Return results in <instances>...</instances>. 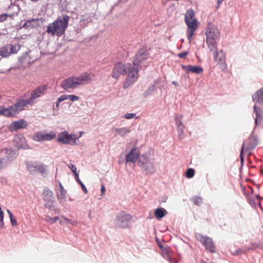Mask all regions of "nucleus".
I'll return each mask as SVG.
<instances>
[{
    "label": "nucleus",
    "mask_w": 263,
    "mask_h": 263,
    "mask_svg": "<svg viewBox=\"0 0 263 263\" xmlns=\"http://www.w3.org/2000/svg\"><path fill=\"white\" fill-rule=\"evenodd\" d=\"M127 74L126 82L123 87L126 88L132 84L138 79V71L135 68H133L129 63H118L114 66L112 71V77L115 79H118L120 75Z\"/></svg>",
    "instance_id": "f257e3e1"
},
{
    "label": "nucleus",
    "mask_w": 263,
    "mask_h": 263,
    "mask_svg": "<svg viewBox=\"0 0 263 263\" xmlns=\"http://www.w3.org/2000/svg\"><path fill=\"white\" fill-rule=\"evenodd\" d=\"M69 20V17L67 15L59 17L52 23L48 25L46 32L52 35L61 36L64 33L68 26Z\"/></svg>",
    "instance_id": "f03ea898"
},
{
    "label": "nucleus",
    "mask_w": 263,
    "mask_h": 263,
    "mask_svg": "<svg viewBox=\"0 0 263 263\" xmlns=\"http://www.w3.org/2000/svg\"><path fill=\"white\" fill-rule=\"evenodd\" d=\"M205 34L208 47L213 50L217 46L216 41L219 38L220 32L216 26H211L206 28Z\"/></svg>",
    "instance_id": "7ed1b4c3"
},
{
    "label": "nucleus",
    "mask_w": 263,
    "mask_h": 263,
    "mask_svg": "<svg viewBox=\"0 0 263 263\" xmlns=\"http://www.w3.org/2000/svg\"><path fill=\"white\" fill-rule=\"evenodd\" d=\"M138 164L141 167L142 172L146 175L153 174L155 172V167L146 154L140 156Z\"/></svg>",
    "instance_id": "20e7f679"
},
{
    "label": "nucleus",
    "mask_w": 263,
    "mask_h": 263,
    "mask_svg": "<svg viewBox=\"0 0 263 263\" xmlns=\"http://www.w3.org/2000/svg\"><path fill=\"white\" fill-rule=\"evenodd\" d=\"M132 220V216L125 212L121 211L116 216L114 223L116 228H127Z\"/></svg>",
    "instance_id": "39448f33"
},
{
    "label": "nucleus",
    "mask_w": 263,
    "mask_h": 263,
    "mask_svg": "<svg viewBox=\"0 0 263 263\" xmlns=\"http://www.w3.org/2000/svg\"><path fill=\"white\" fill-rule=\"evenodd\" d=\"M147 56L148 53L147 51V48L145 47H143L142 48H140L133 58V66H132L133 68H135L138 72L139 67L144 61L147 59Z\"/></svg>",
    "instance_id": "423d86ee"
},
{
    "label": "nucleus",
    "mask_w": 263,
    "mask_h": 263,
    "mask_svg": "<svg viewBox=\"0 0 263 263\" xmlns=\"http://www.w3.org/2000/svg\"><path fill=\"white\" fill-rule=\"evenodd\" d=\"M212 52L214 61L221 69H225L227 67L226 62V53L222 49L218 50L217 46L213 50H209Z\"/></svg>",
    "instance_id": "0eeeda50"
},
{
    "label": "nucleus",
    "mask_w": 263,
    "mask_h": 263,
    "mask_svg": "<svg viewBox=\"0 0 263 263\" xmlns=\"http://www.w3.org/2000/svg\"><path fill=\"white\" fill-rule=\"evenodd\" d=\"M42 196L43 199L45 202L44 205L45 207L49 210H53L55 201L53 192L49 190L47 187H45L42 193Z\"/></svg>",
    "instance_id": "6e6552de"
},
{
    "label": "nucleus",
    "mask_w": 263,
    "mask_h": 263,
    "mask_svg": "<svg viewBox=\"0 0 263 263\" xmlns=\"http://www.w3.org/2000/svg\"><path fill=\"white\" fill-rule=\"evenodd\" d=\"M195 237L197 240L204 245L207 250L212 253L215 252V247L213 239L211 237L203 236L200 233H196Z\"/></svg>",
    "instance_id": "1a4fd4ad"
},
{
    "label": "nucleus",
    "mask_w": 263,
    "mask_h": 263,
    "mask_svg": "<svg viewBox=\"0 0 263 263\" xmlns=\"http://www.w3.org/2000/svg\"><path fill=\"white\" fill-rule=\"evenodd\" d=\"M79 137H76L73 134H68V132L66 130L61 133L57 139L58 142H61L63 144H69L71 145H77V140Z\"/></svg>",
    "instance_id": "9d476101"
},
{
    "label": "nucleus",
    "mask_w": 263,
    "mask_h": 263,
    "mask_svg": "<svg viewBox=\"0 0 263 263\" xmlns=\"http://www.w3.org/2000/svg\"><path fill=\"white\" fill-rule=\"evenodd\" d=\"M78 86L84 85L90 83L94 79V74L91 73L85 72L79 76L76 77Z\"/></svg>",
    "instance_id": "9b49d317"
},
{
    "label": "nucleus",
    "mask_w": 263,
    "mask_h": 263,
    "mask_svg": "<svg viewBox=\"0 0 263 263\" xmlns=\"http://www.w3.org/2000/svg\"><path fill=\"white\" fill-rule=\"evenodd\" d=\"M45 89V86H41L33 90L31 93L30 97L28 99L29 103L32 105L35 99L44 95Z\"/></svg>",
    "instance_id": "f8f14e48"
},
{
    "label": "nucleus",
    "mask_w": 263,
    "mask_h": 263,
    "mask_svg": "<svg viewBox=\"0 0 263 263\" xmlns=\"http://www.w3.org/2000/svg\"><path fill=\"white\" fill-rule=\"evenodd\" d=\"M61 86L65 90L76 88L78 86V84L76 77H71L65 79L62 82Z\"/></svg>",
    "instance_id": "ddd939ff"
},
{
    "label": "nucleus",
    "mask_w": 263,
    "mask_h": 263,
    "mask_svg": "<svg viewBox=\"0 0 263 263\" xmlns=\"http://www.w3.org/2000/svg\"><path fill=\"white\" fill-rule=\"evenodd\" d=\"M139 153L137 147H133L126 156V163H134L139 159Z\"/></svg>",
    "instance_id": "4468645a"
},
{
    "label": "nucleus",
    "mask_w": 263,
    "mask_h": 263,
    "mask_svg": "<svg viewBox=\"0 0 263 263\" xmlns=\"http://www.w3.org/2000/svg\"><path fill=\"white\" fill-rule=\"evenodd\" d=\"M195 13L193 9H188L185 14V22L187 27L196 25L197 20L194 18Z\"/></svg>",
    "instance_id": "2eb2a0df"
},
{
    "label": "nucleus",
    "mask_w": 263,
    "mask_h": 263,
    "mask_svg": "<svg viewBox=\"0 0 263 263\" xmlns=\"http://www.w3.org/2000/svg\"><path fill=\"white\" fill-rule=\"evenodd\" d=\"M27 126V122L23 119H21L18 121L13 122L10 125V130L11 131H16L18 129H25Z\"/></svg>",
    "instance_id": "dca6fc26"
},
{
    "label": "nucleus",
    "mask_w": 263,
    "mask_h": 263,
    "mask_svg": "<svg viewBox=\"0 0 263 263\" xmlns=\"http://www.w3.org/2000/svg\"><path fill=\"white\" fill-rule=\"evenodd\" d=\"M3 151H5V156L4 157L6 159L7 163L10 165L16 157V154L14 151L11 149H0V153Z\"/></svg>",
    "instance_id": "f3484780"
},
{
    "label": "nucleus",
    "mask_w": 263,
    "mask_h": 263,
    "mask_svg": "<svg viewBox=\"0 0 263 263\" xmlns=\"http://www.w3.org/2000/svg\"><path fill=\"white\" fill-rule=\"evenodd\" d=\"M249 143L247 145H245V152L254 149L257 145L258 141L256 136L252 134L248 139Z\"/></svg>",
    "instance_id": "a211bd4d"
},
{
    "label": "nucleus",
    "mask_w": 263,
    "mask_h": 263,
    "mask_svg": "<svg viewBox=\"0 0 263 263\" xmlns=\"http://www.w3.org/2000/svg\"><path fill=\"white\" fill-rule=\"evenodd\" d=\"M15 146L18 149H27V144L26 139L21 135L16 136L14 138Z\"/></svg>",
    "instance_id": "6ab92c4d"
},
{
    "label": "nucleus",
    "mask_w": 263,
    "mask_h": 263,
    "mask_svg": "<svg viewBox=\"0 0 263 263\" xmlns=\"http://www.w3.org/2000/svg\"><path fill=\"white\" fill-rule=\"evenodd\" d=\"M17 109V108L15 106V104L8 108L3 107V115L8 117H13L20 112Z\"/></svg>",
    "instance_id": "aec40b11"
},
{
    "label": "nucleus",
    "mask_w": 263,
    "mask_h": 263,
    "mask_svg": "<svg viewBox=\"0 0 263 263\" xmlns=\"http://www.w3.org/2000/svg\"><path fill=\"white\" fill-rule=\"evenodd\" d=\"M182 69L186 72H192L196 74H199L202 72L203 69L199 66L193 65H181Z\"/></svg>",
    "instance_id": "412c9836"
},
{
    "label": "nucleus",
    "mask_w": 263,
    "mask_h": 263,
    "mask_svg": "<svg viewBox=\"0 0 263 263\" xmlns=\"http://www.w3.org/2000/svg\"><path fill=\"white\" fill-rule=\"evenodd\" d=\"M60 190L59 191L57 192V196L60 203H63L66 201V194L67 192L64 189L62 183L60 181L58 182Z\"/></svg>",
    "instance_id": "4be33fe9"
},
{
    "label": "nucleus",
    "mask_w": 263,
    "mask_h": 263,
    "mask_svg": "<svg viewBox=\"0 0 263 263\" xmlns=\"http://www.w3.org/2000/svg\"><path fill=\"white\" fill-rule=\"evenodd\" d=\"M111 131L115 134V136L119 135L121 137H123L126 134L129 133L130 130L129 128L127 127H123L121 128H116L115 127H112L111 128Z\"/></svg>",
    "instance_id": "5701e85b"
},
{
    "label": "nucleus",
    "mask_w": 263,
    "mask_h": 263,
    "mask_svg": "<svg viewBox=\"0 0 263 263\" xmlns=\"http://www.w3.org/2000/svg\"><path fill=\"white\" fill-rule=\"evenodd\" d=\"M254 112L255 114V126H259V122L261 121L263 118V110L256 105L253 106Z\"/></svg>",
    "instance_id": "b1692460"
},
{
    "label": "nucleus",
    "mask_w": 263,
    "mask_h": 263,
    "mask_svg": "<svg viewBox=\"0 0 263 263\" xmlns=\"http://www.w3.org/2000/svg\"><path fill=\"white\" fill-rule=\"evenodd\" d=\"M253 101L260 105H263V87L252 95Z\"/></svg>",
    "instance_id": "393cba45"
},
{
    "label": "nucleus",
    "mask_w": 263,
    "mask_h": 263,
    "mask_svg": "<svg viewBox=\"0 0 263 263\" xmlns=\"http://www.w3.org/2000/svg\"><path fill=\"white\" fill-rule=\"evenodd\" d=\"M27 105H31V104L29 103L28 99H18L15 103V106L17 108V109L19 112L23 110Z\"/></svg>",
    "instance_id": "a878e982"
},
{
    "label": "nucleus",
    "mask_w": 263,
    "mask_h": 263,
    "mask_svg": "<svg viewBox=\"0 0 263 263\" xmlns=\"http://www.w3.org/2000/svg\"><path fill=\"white\" fill-rule=\"evenodd\" d=\"M60 223L61 225L67 224L75 227L78 225V222L77 220L68 219L64 216H61L60 218Z\"/></svg>",
    "instance_id": "bb28decb"
},
{
    "label": "nucleus",
    "mask_w": 263,
    "mask_h": 263,
    "mask_svg": "<svg viewBox=\"0 0 263 263\" xmlns=\"http://www.w3.org/2000/svg\"><path fill=\"white\" fill-rule=\"evenodd\" d=\"M167 214V211L163 208H157L155 210L154 214L156 218L159 220Z\"/></svg>",
    "instance_id": "cd10ccee"
},
{
    "label": "nucleus",
    "mask_w": 263,
    "mask_h": 263,
    "mask_svg": "<svg viewBox=\"0 0 263 263\" xmlns=\"http://www.w3.org/2000/svg\"><path fill=\"white\" fill-rule=\"evenodd\" d=\"M38 163L35 162H31L26 164L28 171L31 174H34L37 172Z\"/></svg>",
    "instance_id": "c85d7f7f"
},
{
    "label": "nucleus",
    "mask_w": 263,
    "mask_h": 263,
    "mask_svg": "<svg viewBox=\"0 0 263 263\" xmlns=\"http://www.w3.org/2000/svg\"><path fill=\"white\" fill-rule=\"evenodd\" d=\"M8 44L0 48V55L6 58L11 55Z\"/></svg>",
    "instance_id": "c756f323"
},
{
    "label": "nucleus",
    "mask_w": 263,
    "mask_h": 263,
    "mask_svg": "<svg viewBox=\"0 0 263 263\" xmlns=\"http://www.w3.org/2000/svg\"><path fill=\"white\" fill-rule=\"evenodd\" d=\"M197 28V24L193 25V26L188 27V28L186 30L187 36L188 40L191 41L194 33Z\"/></svg>",
    "instance_id": "7c9ffc66"
},
{
    "label": "nucleus",
    "mask_w": 263,
    "mask_h": 263,
    "mask_svg": "<svg viewBox=\"0 0 263 263\" xmlns=\"http://www.w3.org/2000/svg\"><path fill=\"white\" fill-rule=\"evenodd\" d=\"M32 139L34 141L36 142L44 141V132L40 131L35 133L33 135Z\"/></svg>",
    "instance_id": "2f4dec72"
},
{
    "label": "nucleus",
    "mask_w": 263,
    "mask_h": 263,
    "mask_svg": "<svg viewBox=\"0 0 263 263\" xmlns=\"http://www.w3.org/2000/svg\"><path fill=\"white\" fill-rule=\"evenodd\" d=\"M8 46H9V48L11 54L17 53L21 48L20 45L19 44H8Z\"/></svg>",
    "instance_id": "473e14b6"
},
{
    "label": "nucleus",
    "mask_w": 263,
    "mask_h": 263,
    "mask_svg": "<svg viewBox=\"0 0 263 263\" xmlns=\"http://www.w3.org/2000/svg\"><path fill=\"white\" fill-rule=\"evenodd\" d=\"M56 134L54 132L45 134L44 132V141H49L55 138Z\"/></svg>",
    "instance_id": "72a5a7b5"
},
{
    "label": "nucleus",
    "mask_w": 263,
    "mask_h": 263,
    "mask_svg": "<svg viewBox=\"0 0 263 263\" xmlns=\"http://www.w3.org/2000/svg\"><path fill=\"white\" fill-rule=\"evenodd\" d=\"M7 212L9 216V218H10V221H11L12 226H16L17 224V220L14 218V217L13 214L12 213V212L9 210H7Z\"/></svg>",
    "instance_id": "f704fd0d"
},
{
    "label": "nucleus",
    "mask_w": 263,
    "mask_h": 263,
    "mask_svg": "<svg viewBox=\"0 0 263 263\" xmlns=\"http://www.w3.org/2000/svg\"><path fill=\"white\" fill-rule=\"evenodd\" d=\"M75 179L76 181L81 185L82 190L85 193H87V190L84 184V183L81 181V180L79 178V174H76V176H75Z\"/></svg>",
    "instance_id": "c9c22d12"
},
{
    "label": "nucleus",
    "mask_w": 263,
    "mask_h": 263,
    "mask_svg": "<svg viewBox=\"0 0 263 263\" xmlns=\"http://www.w3.org/2000/svg\"><path fill=\"white\" fill-rule=\"evenodd\" d=\"M177 131L179 135V137L180 139L183 138V133H184V129L183 127L184 126L182 124H177Z\"/></svg>",
    "instance_id": "e433bc0d"
},
{
    "label": "nucleus",
    "mask_w": 263,
    "mask_h": 263,
    "mask_svg": "<svg viewBox=\"0 0 263 263\" xmlns=\"http://www.w3.org/2000/svg\"><path fill=\"white\" fill-rule=\"evenodd\" d=\"M63 97H66L64 99L65 100L69 99L71 101L74 102L77 101L79 99V97L78 96L73 95H63Z\"/></svg>",
    "instance_id": "4c0bfd02"
},
{
    "label": "nucleus",
    "mask_w": 263,
    "mask_h": 263,
    "mask_svg": "<svg viewBox=\"0 0 263 263\" xmlns=\"http://www.w3.org/2000/svg\"><path fill=\"white\" fill-rule=\"evenodd\" d=\"M60 219L59 217H51L49 216H46V221L49 223H50V224H53L54 223H55L58 220Z\"/></svg>",
    "instance_id": "58836bf2"
},
{
    "label": "nucleus",
    "mask_w": 263,
    "mask_h": 263,
    "mask_svg": "<svg viewBox=\"0 0 263 263\" xmlns=\"http://www.w3.org/2000/svg\"><path fill=\"white\" fill-rule=\"evenodd\" d=\"M8 166H9V164L7 163L6 159H5L4 157H0V171L5 167H7Z\"/></svg>",
    "instance_id": "ea45409f"
},
{
    "label": "nucleus",
    "mask_w": 263,
    "mask_h": 263,
    "mask_svg": "<svg viewBox=\"0 0 263 263\" xmlns=\"http://www.w3.org/2000/svg\"><path fill=\"white\" fill-rule=\"evenodd\" d=\"M195 174V171L193 168H190L187 170L186 172V177L188 178H192Z\"/></svg>",
    "instance_id": "a19ab883"
},
{
    "label": "nucleus",
    "mask_w": 263,
    "mask_h": 263,
    "mask_svg": "<svg viewBox=\"0 0 263 263\" xmlns=\"http://www.w3.org/2000/svg\"><path fill=\"white\" fill-rule=\"evenodd\" d=\"M40 172L42 175L45 173L46 170L43 164H38L37 168V172Z\"/></svg>",
    "instance_id": "79ce46f5"
},
{
    "label": "nucleus",
    "mask_w": 263,
    "mask_h": 263,
    "mask_svg": "<svg viewBox=\"0 0 263 263\" xmlns=\"http://www.w3.org/2000/svg\"><path fill=\"white\" fill-rule=\"evenodd\" d=\"M259 247V244L256 243V242H252L251 243L250 245L247 248V251L249 250H254L256 249V248H258Z\"/></svg>",
    "instance_id": "37998d69"
},
{
    "label": "nucleus",
    "mask_w": 263,
    "mask_h": 263,
    "mask_svg": "<svg viewBox=\"0 0 263 263\" xmlns=\"http://www.w3.org/2000/svg\"><path fill=\"white\" fill-rule=\"evenodd\" d=\"M243 152H245V142H243L242 145V147H241V151H240V161H241V165H243V162H244V160H245L244 159V157L243 156Z\"/></svg>",
    "instance_id": "c03bdc74"
},
{
    "label": "nucleus",
    "mask_w": 263,
    "mask_h": 263,
    "mask_svg": "<svg viewBox=\"0 0 263 263\" xmlns=\"http://www.w3.org/2000/svg\"><path fill=\"white\" fill-rule=\"evenodd\" d=\"M195 204L200 205L202 202V199L200 197H195L192 199Z\"/></svg>",
    "instance_id": "a18cd8bd"
},
{
    "label": "nucleus",
    "mask_w": 263,
    "mask_h": 263,
    "mask_svg": "<svg viewBox=\"0 0 263 263\" xmlns=\"http://www.w3.org/2000/svg\"><path fill=\"white\" fill-rule=\"evenodd\" d=\"M123 117L126 119H130L134 118H138V117H136V114L134 113H127L124 115Z\"/></svg>",
    "instance_id": "49530a36"
},
{
    "label": "nucleus",
    "mask_w": 263,
    "mask_h": 263,
    "mask_svg": "<svg viewBox=\"0 0 263 263\" xmlns=\"http://www.w3.org/2000/svg\"><path fill=\"white\" fill-rule=\"evenodd\" d=\"M247 252V250L246 248H242V249H239L236 251H235L233 253V254L234 255H238L239 254H243V253H245Z\"/></svg>",
    "instance_id": "de8ad7c7"
},
{
    "label": "nucleus",
    "mask_w": 263,
    "mask_h": 263,
    "mask_svg": "<svg viewBox=\"0 0 263 263\" xmlns=\"http://www.w3.org/2000/svg\"><path fill=\"white\" fill-rule=\"evenodd\" d=\"M68 166L70 170L74 173L75 176H76V174H79L77 172V167L75 165L72 163H70Z\"/></svg>",
    "instance_id": "09e8293b"
},
{
    "label": "nucleus",
    "mask_w": 263,
    "mask_h": 263,
    "mask_svg": "<svg viewBox=\"0 0 263 263\" xmlns=\"http://www.w3.org/2000/svg\"><path fill=\"white\" fill-rule=\"evenodd\" d=\"M182 116L181 115H177L175 117V122L176 124H182Z\"/></svg>",
    "instance_id": "8fccbe9b"
},
{
    "label": "nucleus",
    "mask_w": 263,
    "mask_h": 263,
    "mask_svg": "<svg viewBox=\"0 0 263 263\" xmlns=\"http://www.w3.org/2000/svg\"><path fill=\"white\" fill-rule=\"evenodd\" d=\"M65 98H66V97H63V95H61V96H60V97L58 99V100H57V102H56V107H57V108H58V107H59L60 103L61 102H62V101H64V100H65V99H65Z\"/></svg>",
    "instance_id": "3c124183"
},
{
    "label": "nucleus",
    "mask_w": 263,
    "mask_h": 263,
    "mask_svg": "<svg viewBox=\"0 0 263 263\" xmlns=\"http://www.w3.org/2000/svg\"><path fill=\"white\" fill-rule=\"evenodd\" d=\"M36 20L35 19L28 20L26 21L27 24H28V26L29 28H32L34 27V25L33 24V23Z\"/></svg>",
    "instance_id": "603ef678"
},
{
    "label": "nucleus",
    "mask_w": 263,
    "mask_h": 263,
    "mask_svg": "<svg viewBox=\"0 0 263 263\" xmlns=\"http://www.w3.org/2000/svg\"><path fill=\"white\" fill-rule=\"evenodd\" d=\"M4 215H2V214H1L0 213V228H1V229H3L4 227Z\"/></svg>",
    "instance_id": "864d4df0"
},
{
    "label": "nucleus",
    "mask_w": 263,
    "mask_h": 263,
    "mask_svg": "<svg viewBox=\"0 0 263 263\" xmlns=\"http://www.w3.org/2000/svg\"><path fill=\"white\" fill-rule=\"evenodd\" d=\"M189 52L187 51H184L182 52H180L178 54V57L181 59L185 58L187 54Z\"/></svg>",
    "instance_id": "5fc2aeb1"
},
{
    "label": "nucleus",
    "mask_w": 263,
    "mask_h": 263,
    "mask_svg": "<svg viewBox=\"0 0 263 263\" xmlns=\"http://www.w3.org/2000/svg\"><path fill=\"white\" fill-rule=\"evenodd\" d=\"M155 88V86L154 85H151L149 87L147 91L148 93H151L153 92Z\"/></svg>",
    "instance_id": "6e6d98bb"
},
{
    "label": "nucleus",
    "mask_w": 263,
    "mask_h": 263,
    "mask_svg": "<svg viewBox=\"0 0 263 263\" xmlns=\"http://www.w3.org/2000/svg\"><path fill=\"white\" fill-rule=\"evenodd\" d=\"M101 192L102 194H103L105 192V187L104 185H101Z\"/></svg>",
    "instance_id": "4d7b16f0"
},
{
    "label": "nucleus",
    "mask_w": 263,
    "mask_h": 263,
    "mask_svg": "<svg viewBox=\"0 0 263 263\" xmlns=\"http://www.w3.org/2000/svg\"><path fill=\"white\" fill-rule=\"evenodd\" d=\"M28 25V24H27V21H26L24 23V24L23 25L22 27L26 28V29H29Z\"/></svg>",
    "instance_id": "13d9d810"
},
{
    "label": "nucleus",
    "mask_w": 263,
    "mask_h": 263,
    "mask_svg": "<svg viewBox=\"0 0 263 263\" xmlns=\"http://www.w3.org/2000/svg\"><path fill=\"white\" fill-rule=\"evenodd\" d=\"M223 1V0H217V7H218L220 5V4Z\"/></svg>",
    "instance_id": "bf43d9fd"
},
{
    "label": "nucleus",
    "mask_w": 263,
    "mask_h": 263,
    "mask_svg": "<svg viewBox=\"0 0 263 263\" xmlns=\"http://www.w3.org/2000/svg\"><path fill=\"white\" fill-rule=\"evenodd\" d=\"M172 83L175 86H178L179 84L176 81H173Z\"/></svg>",
    "instance_id": "052dcab7"
},
{
    "label": "nucleus",
    "mask_w": 263,
    "mask_h": 263,
    "mask_svg": "<svg viewBox=\"0 0 263 263\" xmlns=\"http://www.w3.org/2000/svg\"><path fill=\"white\" fill-rule=\"evenodd\" d=\"M166 198H163V200H161V202H164L166 201Z\"/></svg>",
    "instance_id": "680f3d73"
},
{
    "label": "nucleus",
    "mask_w": 263,
    "mask_h": 263,
    "mask_svg": "<svg viewBox=\"0 0 263 263\" xmlns=\"http://www.w3.org/2000/svg\"><path fill=\"white\" fill-rule=\"evenodd\" d=\"M0 115H3L2 108H0Z\"/></svg>",
    "instance_id": "e2e57ef3"
},
{
    "label": "nucleus",
    "mask_w": 263,
    "mask_h": 263,
    "mask_svg": "<svg viewBox=\"0 0 263 263\" xmlns=\"http://www.w3.org/2000/svg\"><path fill=\"white\" fill-rule=\"evenodd\" d=\"M258 205L261 208V209H262V207H261V203L259 201L258 203Z\"/></svg>",
    "instance_id": "0e129e2a"
},
{
    "label": "nucleus",
    "mask_w": 263,
    "mask_h": 263,
    "mask_svg": "<svg viewBox=\"0 0 263 263\" xmlns=\"http://www.w3.org/2000/svg\"><path fill=\"white\" fill-rule=\"evenodd\" d=\"M256 198L257 199H260V197H259V195H257L256 196Z\"/></svg>",
    "instance_id": "69168bd1"
},
{
    "label": "nucleus",
    "mask_w": 263,
    "mask_h": 263,
    "mask_svg": "<svg viewBox=\"0 0 263 263\" xmlns=\"http://www.w3.org/2000/svg\"><path fill=\"white\" fill-rule=\"evenodd\" d=\"M168 261H170V263H172V261L170 258H168Z\"/></svg>",
    "instance_id": "338daca9"
},
{
    "label": "nucleus",
    "mask_w": 263,
    "mask_h": 263,
    "mask_svg": "<svg viewBox=\"0 0 263 263\" xmlns=\"http://www.w3.org/2000/svg\"><path fill=\"white\" fill-rule=\"evenodd\" d=\"M30 1L32 2H35L38 1L39 0H30Z\"/></svg>",
    "instance_id": "774afa93"
}]
</instances>
